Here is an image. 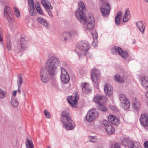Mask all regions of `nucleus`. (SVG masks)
Masks as SVG:
<instances>
[{
  "label": "nucleus",
  "instance_id": "f257e3e1",
  "mask_svg": "<svg viewBox=\"0 0 148 148\" xmlns=\"http://www.w3.org/2000/svg\"><path fill=\"white\" fill-rule=\"evenodd\" d=\"M60 64L58 58L53 56H49L45 66L41 68L40 72L41 81L44 83H48L50 79V75L53 76L56 74Z\"/></svg>",
  "mask_w": 148,
  "mask_h": 148
},
{
  "label": "nucleus",
  "instance_id": "f03ea898",
  "mask_svg": "<svg viewBox=\"0 0 148 148\" xmlns=\"http://www.w3.org/2000/svg\"><path fill=\"white\" fill-rule=\"evenodd\" d=\"M61 121L63 127L66 130H71L75 128V122L71 119L68 112L63 111L61 115Z\"/></svg>",
  "mask_w": 148,
  "mask_h": 148
},
{
  "label": "nucleus",
  "instance_id": "7ed1b4c3",
  "mask_svg": "<svg viewBox=\"0 0 148 148\" xmlns=\"http://www.w3.org/2000/svg\"><path fill=\"white\" fill-rule=\"evenodd\" d=\"M90 47V45L88 42L85 40L80 41L77 44L75 51L79 58L86 54Z\"/></svg>",
  "mask_w": 148,
  "mask_h": 148
},
{
  "label": "nucleus",
  "instance_id": "20e7f679",
  "mask_svg": "<svg viewBox=\"0 0 148 148\" xmlns=\"http://www.w3.org/2000/svg\"><path fill=\"white\" fill-rule=\"evenodd\" d=\"M81 23L84 25V29L86 32H89L93 29L95 24L94 18L92 14L85 19L84 23Z\"/></svg>",
  "mask_w": 148,
  "mask_h": 148
},
{
  "label": "nucleus",
  "instance_id": "39448f33",
  "mask_svg": "<svg viewBox=\"0 0 148 148\" xmlns=\"http://www.w3.org/2000/svg\"><path fill=\"white\" fill-rule=\"evenodd\" d=\"M91 78L95 88H99L100 79V76L98 70L94 69L91 71Z\"/></svg>",
  "mask_w": 148,
  "mask_h": 148
},
{
  "label": "nucleus",
  "instance_id": "423d86ee",
  "mask_svg": "<svg viewBox=\"0 0 148 148\" xmlns=\"http://www.w3.org/2000/svg\"><path fill=\"white\" fill-rule=\"evenodd\" d=\"M101 124L105 129L107 134L111 135L114 133L115 131L114 128L106 120H103L101 122Z\"/></svg>",
  "mask_w": 148,
  "mask_h": 148
},
{
  "label": "nucleus",
  "instance_id": "0eeeda50",
  "mask_svg": "<svg viewBox=\"0 0 148 148\" xmlns=\"http://www.w3.org/2000/svg\"><path fill=\"white\" fill-rule=\"evenodd\" d=\"M99 112L96 109H92L87 114L86 118V120L88 122H91L97 118Z\"/></svg>",
  "mask_w": 148,
  "mask_h": 148
},
{
  "label": "nucleus",
  "instance_id": "6e6552de",
  "mask_svg": "<svg viewBox=\"0 0 148 148\" xmlns=\"http://www.w3.org/2000/svg\"><path fill=\"white\" fill-rule=\"evenodd\" d=\"M122 144L129 148H141L140 144L135 141L130 140L127 138H125L122 141Z\"/></svg>",
  "mask_w": 148,
  "mask_h": 148
},
{
  "label": "nucleus",
  "instance_id": "1a4fd4ad",
  "mask_svg": "<svg viewBox=\"0 0 148 148\" xmlns=\"http://www.w3.org/2000/svg\"><path fill=\"white\" fill-rule=\"evenodd\" d=\"M85 11L77 9L75 12V14L76 17L81 23H84L85 19L87 18L85 14Z\"/></svg>",
  "mask_w": 148,
  "mask_h": 148
},
{
  "label": "nucleus",
  "instance_id": "9d476101",
  "mask_svg": "<svg viewBox=\"0 0 148 148\" xmlns=\"http://www.w3.org/2000/svg\"><path fill=\"white\" fill-rule=\"evenodd\" d=\"M110 5L108 3L106 2L103 3L100 8L101 12L103 16H108L110 13Z\"/></svg>",
  "mask_w": 148,
  "mask_h": 148
},
{
  "label": "nucleus",
  "instance_id": "9b49d317",
  "mask_svg": "<svg viewBox=\"0 0 148 148\" xmlns=\"http://www.w3.org/2000/svg\"><path fill=\"white\" fill-rule=\"evenodd\" d=\"M78 99L79 97L76 94H75L74 95L69 96L67 97L68 102L73 108H76L77 107V100Z\"/></svg>",
  "mask_w": 148,
  "mask_h": 148
},
{
  "label": "nucleus",
  "instance_id": "f8f14e48",
  "mask_svg": "<svg viewBox=\"0 0 148 148\" xmlns=\"http://www.w3.org/2000/svg\"><path fill=\"white\" fill-rule=\"evenodd\" d=\"M107 98L104 95L98 94L95 96L93 99V101L97 103L98 105L106 103Z\"/></svg>",
  "mask_w": 148,
  "mask_h": 148
},
{
  "label": "nucleus",
  "instance_id": "ddd939ff",
  "mask_svg": "<svg viewBox=\"0 0 148 148\" xmlns=\"http://www.w3.org/2000/svg\"><path fill=\"white\" fill-rule=\"evenodd\" d=\"M28 47V43L25 38H22L21 39L19 46L17 51L18 52H22L27 49Z\"/></svg>",
  "mask_w": 148,
  "mask_h": 148
},
{
  "label": "nucleus",
  "instance_id": "4468645a",
  "mask_svg": "<svg viewBox=\"0 0 148 148\" xmlns=\"http://www.w3.org/2000/svg\"><path fill=\"white\" fill-rule=\"evenodd\" d=\"M61 79L62 82L64 84L68 83L69 81L70 78L69 75L65 70L62 68H61Z\"/></svg>",
  "mask_w": 148,
  "mask_h": 148
},
{
  "label": "nucleus",
  "instance_id": "2eb2a0df",
  "mask_svg": "<svg viewBox=\"0 0 148 148\" xmlns=\"http://www.w3.org/2000/svg\"><path fill=\"white\" fill-rule=\"evenodd\" d=\"M104 89L105 94L108 96L112 95L113 89L112 86L109 84H106L104 85Z\"/></svg>",
  "mask_w": 148,
  "mask_h": 148
},
{
  "label": "nucleus",
  "instance_id": "dca6fc26",
  "mask_svg": "<svg viewBox=\"0 0 148 148\" xmlns=\"http://www.w3.org/2000/svg\"><path fill=\"white\" fill-rule=\"evenodd\" d=\"M140 123L145 127L148 126V114L147 113L142 114L140 117Z\"/></svg>",
  "mask_w": 148,
  "mask_h": 148
},
{
  "label": "nucleus",
  "instance_id": "f3484780",
  "mask_svg": "<svg viewBox=\"0 0 148 148\" xmlns=\"http://www.w3.org/2000/svg\"><path fill=\"white\" fill-rule=\"evenodd\" d=\"M108 121L116 125H118L120 123L119 119L114 115L110 114L108 117Z\"/></svg>",
  "mask_w": 148,
  "mask_h": 148
},
{
  "label": "nucleus",
  "instance_id": "a211bd4d",
  "mask_svg": "<svg viewBox=\"0 0 148 148\" xmlns=\"http://www.w3.org/2000/svg\"><path fill=\"white\" fill-rule=\"evenodd\" d=\"M136 25L140 33L142 34H144L145 28L144 23L142 21H139L136 23Z\"/></svg>",
  "mask_w": 148,
  "mask_h": 148
},
{
  "label": "nucleus",
  "instance_id": "6ab92c4d",
  "mask_svg": "<svg viewBox=\"0 0 148 148\" xmlns=\"http://www.w3.org/2000/svg\"><path fill=\"white\" fill-rule=\"evenodd\" d=\"M132 107L134 110L138 111L140 109V105L138 99L135 98L132 101Z\"/></svg>",
  "mask_w": 148,
  "mask_h": 148
},
{
  "label": "nucleus",
  "instance_id": "aec40b11",
  "mask_svg": "<svg viewBox=\"0 0 148 148\" xmlns=\"http://www.w3.org/2000/svg\"><path fill=\"white\" fill-rule=\"evenodd\" d=\"M140 81L142 86L145 89H148V76H145L141 77Z\"/></svg>",
  "mask_w": 148,
  "mask_h": 148
},
{
  "label": "nucleus",
  "instance_id": "412c9836",
  "mask_svg": "<svg viewBox=\"0 0 148 148\" xmlns=\"http://www.w3.org/2000/svg\"><path fill=\"white\" fill-rule=\"evenodd\" d=\"M41 3L44 7L46 10H52L53 7L51 3L48 1L45 0H42Z\"/></svg>",
  "mask_w": 148,
  "mask_h": 148
},
{
  "label": "nucleus",
  "instance_id": "4be33fe9",
  "mask_svg": "<svg viewBox=\"0 0 148 148\" xmlns=\"http://www.w3.org/2000/svg\"><path fill=\"white\" fill-rule=\"evenodd\" d=\"M82 89L83 92L85 93L90 92L91 90L90 89V86L88 83H82L81 84Z\"/></svg>",
  "mask_w": 148,
  "mask_h": 148
},
{
  "label": "nucleus",
  "instance_id": "5701e85b",
  "mask_svg": "<svg viewBox=\"0 0 148 148\" xmlns=\"http://www.w3.org/2000/svg\"><path fill=\"white\" fill-rule=\"evenodd\" d=\"M60 37L65 41L69 40L71 37L69 31H65L63 32L61 34Z\"/></svg>",
  "mask_w": 148,
  "mask_h": 148
},
{
  "label": "nucleus",
  "instance_id": "b1692460",
  "mask_svg": "<svg viewBox=\"0 0 148 148\" xmlns=\"http://www.w3.org/2000/svg\"><path fill=\"white\" fill-rule=\"evenodd\" d=\"M37 21L43 25L45 28H47L49 27V23L44 18L41 17L38 18H37Z\"/></svg>",
  "mask_w": 148,
  "mask_h": 148
},
{
  "label": "nucleus",
  "instance_id": "393cba45",
  "mask_svg": "<svg viewBox=\"0 0 148 148\" xmlns=\"http://www.w3.org/2000/svg\"><path fill=\"white\" fill-rule=\"evenodd\" d=\"M122 13L121 11L118 12L115 17V22L117 25H120L122 18Z\"/></svg>",
  "mask_w": 148,
  "mask_h": 148
},
{
  "label": "nucleus",
  "instance_id": "a878e982",
  "mask_svg": "<svg viewBox=\"0 0 148 148\" xmlns=\"http://www.w3.org/2000/svg\"><path fill=\"white\" fill-rule=\"evenodd\" d=\"M12 12V9L8 5L5 6L4 9V14L5 16L11 15Z\"/></svg>",
  "mask_w": 148,
  "mask_h": 148
},
{
  "label": "nucleus",
  "instance_id": "bb28decb",
  "mask_svg": "<svg viewBox=\"0 0 148 148\" xmlns=\"http://www.w3.org/2000/svg\"><path fill=\"white\" fill-rule=\"evenodd\" d=\"M121 48L120 47L115 46L113 47L111 49V52L112 54L115 55L119 54L121 51Z\"/></svg>",
  "mask_w": 148,
  "mask_h": 148
},
{
  "label": "nucleus",
  "instance_id": "cd10ccee",
  "mask_svg": "<svg viewBox=\"0 0 148 148\" xmlns=\"http://www.w3.org/2000/svg\"><path fill=\"white\" fill-rule=\"evenodd\" d=\"M130 12L129 10L127 9L124 15L123 21L124 22H127L130 18Z\"/></svg>",
  "mask_w": 148,
  "mask_h": 148
},
{
  "label": "nucleus",
  "instance_id": "c85d7f7f",
  "mask_svg": "<svg viewBox=\"0 0 148 148\" xmlns=\"http://www.w3.org/2000/svg\"><path fill=\"white\" fill-rule=\"evenodd\" d=\"M11 103L13 107H17L19 104V103L17 98L16 97H12L11 100Z\"/></svg>",
  "mask_w": 148,
  "mask_h": 148
},
{
  "label": "nucleus",
  "instance_id": "c756f323",
  "mask_svg": "<svg viewBox=\"0 0 148 148\" xmlns=\"http://www.w3.org/2000/svg\"><path fill=\"white\" fill-rule=\"evenodd\" d=\"M28 11L29 15L31 16H35L37 12L34 6L28 7Z\"/></svg>",
  "mask_w": 148,
  "mask_h": 148
},
{
  "label": "nucleus",
  "instance_id": "7c9ffc66",
  "mask_svg": "<svg viewBox=\"0 0 148 148\" xmlns=\"http://www.w3.org/2000/svg\"><path fill=\"white\" fill-rule=\"evenodd\" d=\"M114 79L119 83H122L124 82L123 79L119 75H115L114 76Z\"/></svg>",
  "mask_w": 148,
  "mask_h": 148
},
{
  "label": "nucleus",
  "instance_id": "2f4dec72",
  "mask_svg": "<svg viewBox=\"0 0 148 148\" xmlns=\"http://www.w3.org/2000/svg\"><path fill=\"white\" fill-rule=\"evenodd\" d=\"M26 148H34V146L32 140L27 139L25 142Z\"/></svg>",
  "mask_w": 148,
  "mask_h": 148
},
{
  "label": "nucleus",
  "instance_id": "473e14b6",
  "mask_svg": "<svg viewBox=\"0 0 148 148\" xmlns=\"http://www.w3.org/2000/svg\"><path fill=\"white\" fill-rule=\"evenodd\" d=\"M119 54L121 57L125 59L127 58L129 56L127 52L123 50L122 49Z\"/></svg>",
  "mask_w": 148,
  "mask_h": 148
},
{
  "label": "nucleus",
  "instance_id": "72a5a7b5",
  "mask_svg": "<svg viewBox=\"0 0 148 148\" xmlns=\"http://www.w3.org/2000/svg\"><path fill=\"white\" fill-rule=\"evenodd\" d=\"M79 10L86 11L85 6L84 2L82 1H80L78 3V8Z\"/></svg>",
  "mask_w": 148,
  "mask_h": 148
},
{
  "label": "nucleus",
  "instance_id": "f704fd0d",
  "mask_svg": "<svg viewBox=\"0 0 148 148\" xmlns=\"http://www.w3.org/2000/svg\"><path fill=\"white\" fill-rule=\"evenodd\" d=\"M23 82V77L22 75L21 74H19L17 80V83L18 86L19 87H21V85Z\"/></svg>",
  "mask_w": 148,
  "mask_h": 148
},
{
  "label": "nucleus",
  "instance_id": "c9c22d12",
  "mask_svg": "<svg viewBox=\"0 0 148 148\" xmlns=\"http://www.w3.org/2000/svg\"><path fill=\"white\" fill-rule=\"evenodd\" d=\"M120 104L122 107L125 110H127L129 108L130 106V103L128 101L122 103H121Z\"/></svg>",
  "mask_w": 148,
  "mask_h": 148
},
{
  "label": "nucleus",
  "instance_id": "e433bc0d",
  "mask_svg": "<svg viewBox=\"0 0 148 148\" xmlns=\"http://www.w3.org/2000/svg\"><path fill=\"white\" fill-rule=\"evenodd\" d=\"M119 98L120 102V104L128 101V100L125 97V95L123 94H121L119 95Z\"/></svg>",
  "mask_w": 148,
  "mask_h": 148
},
{
  "label": "nucleus",
  "instance_id": "4c0bfd02",
  "mask_svg": "<svg viewBox=\"0 0 148 148\" xmlns=\"http://www.w3.org/2000/svg\"><path fill=\"white\" fill-rule=\"evenodd\" d=\"M14 14L16 17L18 18L20 17L21 15L18 9L16 7H14Z\"/></svg>",
  "mask_w": 148,
  "mask_h": 148
},
{
  "label": "nucleus",
  "instance_id": "58836bf2",
  "mask_svg": "<svg viewBox=\"0 0 148 148\" xmlns=\"http://www.w3.org/2000/svg\"><path fill=\"white\" fill-rule=\"evenodd\" d=\"M7 95L6 92L0 88V99H3Z\"/></svg>",
  "mask_w": 148,
  "mask_h": 148
},
{
  "label": "nucleus",
  "instance_id": "ea45409f",
  "mask_svg": "<svg viewBox=\"0 0 148 148\" xmlns=\"http://www.w3.org/2000/svg\"><path fill=\"white\" fill-rule=\"evenodd\" d=\"M105 104H101L98 105L99 109L102 111L106 112L108 110V109L104 106Z\"/></svg>",
  "mask_w": 148,
  "mask_h": 148
},
{
  "label": "nucleus",
  "instance_id": "a19ab883",
  "mask_svg": "<svg viewBox=\"0 0 148 148\" xmlns=\"http://www.w3.org/2000/svg\"><path fill=\"white\" fill-rule=\"evenodd\" d=\"M89 141L92 143H95L97 140V137L96 136H89L88 137Z\"/></svg>",
  "mask_w": 148,
  "mask_h": 148
},
{
  "label": "nucleus",
  "instance_id": "79ce46f5",
  "mask_svg": "<svg viewBox=\"0 0 148 148\" xmlns=\"http://www.w3.org/2000/svg\"><path fill=\"white\" fill-rule=\"evenodd\" d=\"M5 17L7 19L8 22L10 23H13L14 22V19L12 16L11 15L5 16Z\"/></svg>",
  "mask_w": 148,
  "mask_h": 148
},
{
  "label": "nucleus",
  "instance_id": "37998d69",
  "mask_svg": "<svg viewBox=\"0 0 148 148\" xmlns=\"http://www.w3.org/2000/svg\"><path fill=\"white\" fill-rule=\"evenodd\" d=\"M69 32L71 37L75 36L77 35L78 34V31L75 30H71L69 31Z\"/></svg>",
  "mask_w": 148,
  "mask_h": 148
},
{
  "label": "nucleus",
  "instance_id": "c03bdc74",
  "mask_svg": "<svg viewBox=\"0 0 148 148\" xmlns=\"http://www.w3.org/2000/svg\"><path fill=\"white\" fill-rule=\"evenodd\" d=\"M79 74L82 76L84 75L86 73V70L85 69H81L79 70Z\"/></svg>",
  "mask_w": 148,
  "mask_h": 148
},
{
  "label": "nucleus",
  "instance_id": "a18cd8bd",
  "mask_svg": "<svg viewBox=\"0 0 148 148\" xmlns=\"http://www.w3.org/2000/svg\"><path fill=\"white\" fill-rule=\"evenodd\" d=\"M120 144L118 143H116L113 144L111 146V148H120Z\"/></svg>",
  "mask_w": 148,
  "mask_h": 148
},
{
  "label": "nucleus",
  "instance_id": "49530a36",
  "mask_svg": "<svg viewBox=\"0 0 148 148\" xmlns=\"http://www.w3.org/2000/svg\"><path fill=\"white\" fill-rule=\"evenodd\" d=\"M28 7L34 6L33 0H28Z\"/></svg>",
  "mask_w": 148,
  "mask_h": 148
},
{
  "label": "nucleus",
  "instance_id": "de8ad7c7",
  "mask_svg": "<svg viewBox=\"0 0 148 148\" xmlns=\"http://www.w3.org/2000/svg\"><path fill=\"white\" fill-rule=\"evenodd\" d=\"M44 113L46 118H50L51 115L50 114L47 110H45L44 111Z\"/></svg>",
  "mask_w": 148,
  "mask_h": 148
},
{
  "label": "nucleus",
  "instance_id": "09e8293b",
  "mask_svg": "<svg viewBox=\"0 0 148 148\" xmlns=\"http://www.w3.org/2000/svg\"><path fill=\"white\" fill-rule=\"evenodd\" d=\"M22 96V97L25 100L26 99V91L24 90H22V93H21Z\"/></svg>",
  "mask_w": 148,
  "mask_h": 148
},
{
  "label": "nucleus",
  "instance_id": "8fccbe9b",
  "mask_svg": "<svg viewBox=\"0 0 148 148\" xmlns=\"http://www.w3.org/2000/svg\"><path fill=\"white\" fill-rule=\"evenodd\" d=\"M36 10L39 14L42 15L44 14V13L41 8L36 9Z\"/></svg>",
  "mask_w": 148,
  "mask_h": 148
},
{
  "label": "nucleus",
  "instance_id": "3c124183",
  "mask_svg": "<svg viewBox=\"0 0 148 148\" xmlns=\"http://www.w3.org/2000/svg\"><path fill=\"white\" fill-rule=\"evenodd\" d=\"M94 41L92 43V45L94 47H96L97 46V39H94Z\"/></svg>",
  "mask_w": 148,
  "mask_h": 148
},
{
  "label": "nucleus",
  "instance_id": "603ef678",
  "mask_svg": "<svg viewBox=\"0 0 148 148\" xmlns=\"http://www.w3.org/2000/svg\"><path fill=\"white\" fill-rule=\"evenodd\" d=\"M93 40L94 39H97L98 37V34L95 31L92 34Z\"/></svg>",
  "mask_w": 148,
  "mask_h": 148
},
{
  "label": "nucleus",
  "instance_id": "864d4df0",
  "mask_svg": "<svg viewBox=\"0 0 148 148\" xmlns=\"http://www.w3.org/2000/svg\"><path fill=\"white\" fill-rule=\"evenodd\" d=\"M35 7L36 9L41 8L39 2H36L35 4Z\"/></svg>",
  "mask_w": 148,
  "mask_h": 148
},
{
  "label": "nucleus",
  "instance_id": "5fc2aeb1",
  "mask_svg": "<svg viewBox=\"0 0 148 148\" xmlns=\"http://www.w3.org/2000/svg\"><path fill=\"white\" fill-rule=\"evenodd\" d=\"M6 48L8 51H10L11 49V45L10 42L8 43L7 44L6 46Z\"/></svg>",
  "mask_w": 148,
  "mask_h": 148
},
{
  "label": "nucleus",
  "instance_id": "6e6d98bb",
  "mask_svg": "<svg viewBox=\"0 0 148 148\" xmlns=\"http://www.w3.org/2000/svg\"><path fill=\"white\" fill-rule=\"evenodd\" d=\"M47 11L48 14H49V16L51 17H53V15L52 14V12L50 11V10H46Z\"/></svg>",
  "mask_w": 148,
  "mask_h": 148
},
{
  "label": "nucleus",
  "instance_id": "4d7b16f0",
  "mask_svg": "<svg viewBox=\"0 0 148 148\" xmlns=\"http://www.w3.org/2000/svg\"><path fill=\"white\" fill-rule=\"evenodd\" d=\"M86 56L88 58H92L93 57L92 54L91 53H87Z\"/></svg>",
  "mask_w": 148,
  "mask_h": 148
},
{
  "label": "nucleus",
  "instance_id": "13d9d810",
  "mask_svg": "<svg viewBox=\"0 0 148 148\" xmlns=\"http://www.w3.org/2000/svg\"><path fill=\"white\" fill-rule=\"evenodd\" d=\"M2 34V29L1 28H0V41H3V38L1 36Z\"/></svg>",
  "mask_w": 148,
  "mask_h": 148
},
{
  "label": "nucleus",
  "instance_id": "bf43d9fd",
  "mask_svg": "<svg viewBox=\"0 0 148 148\" xmlns=\"http://www.w3.org/2000/svg\"><path fill=\"white\" fill-rule=\"evenodd\" d=\"M145 148H148V141L145 142L144 144Z\"/></svg>",
  "mask_w": 148,
  "mask_h": 148
},
{
  "label": "nucleus",
  "instance_id": "052dcab7",
  "mask_svg": "<svg viewBox=\"0 0 148 148\" xmlns=\"http://www.w3.org/2000/svg\"><path fill=\"white\" fill-rule=\"evenodd\" d=\"M17 92V90H15L13 91L12 92V95L13 96V97H15L16 95V93Z\"/></svg>",
  "mask_w": 148,
  "mask_h": 148
},
{
  "label": "nucleus",
  "instance_id": "680f3d73",
  "mask_svg": "<svg viewBox=\"0 0 148 148\" xmlns=\"http://www.w3.org/2000/svg\"><path fill=\"white\" fill-rule=\"evenodd\" d=\"M21 87H19V86H18V91L19 93H20L21 92V90H20Z\"/></svg>",
  "mask_w": 148,
  "mask_h": 148
},
{
  "label": "nucleus",
  "instance_id": "e2e57ef3",
  "mask_svg": "<svg viewBox=\"0 0 148 148\" xmlns=\"http://www.w3.org/2000/svg\"><path fill=\"white\" fill-rule=\"evenodd\" d=\"M146 96L147 99H148V91L146 93Z\"/></svg>",
  "mask_w": 148,
  "mask_h": 148
},
{
  "label": "nucleus",
  "instance_id": "0e129e2a",
  "mask_svg": "<svg viewBox=\"0 0 148 148\" xmlns=\"http://www.w3.org/2000/svg\"><path fill=\"white\" fill-rule=\"evenodd\" d=\"M143 1L146 2V3H148V0H143Z\"/></svg>",
  "mask_w": 148,
  "mask_h": 148
},
{
  "label": "nucleus",
  "instance_id": "69168bd1",
  "mask_svg": "<svg viewBox=\"0 0 148 148\" xmlns=\"http://www.w3.org/2000/svg\"><path fill=\"white\" fill-rule=\"evenodd\" d=\"M47 148H51V147L50 146H47Z\"/></svg>",
  "mask_w": 148,
  "mask_h": 148
},
{
  "label": "nucleus",
  "instance_id": "338daca9",
  "mask_svg": "<svg viewBox=\"0 0 148 148\" xmlns=\"http://www.w3.org/2000/svg\"><path fill=\"white\" fill-rule=\"evenodd\" d=\"M147 104L148 106V99H147Z\"/></svg>",
  "mask_w": 148,
  "mask_h": 148
},
{
  "label": "nucleus",
  "instance_id": "774afa93",
  "mask_svg": "<svg viewBox=\"0 0 148 148\" xmlns=\"http://www.w3.org/2000/svg\"><path fill=\"white\" fill-rule=\"evenodd\" d=\"M100 1H101V2H103L105 0H99Z\"/></svg>",
  "mask_w": 148,
  "mask_h": 148
}]
</instances>
